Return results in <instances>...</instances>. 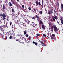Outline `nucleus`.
I'll return each instance as SVG.
<instances>
[{
    "mask_svg": "<svg viewBox=\"0 0 63 63\" xmlns=\"http://www.w3.org/2000/svg\"><path fill=\"white\" fill-rule=\"evenodd\" d=\"M4 24H5V25L3 26H1L0 27V30L3 33H4V29L6 28V27H7V28H8V26L7 25H8V22H5L4 23Z\"/></svg>",
    "mask_w": 63,
    "mask_h": 63,
    "instance_id": "obj_1",
    "label": "nucleus"
},
{
    "mask_svg": "<svg viewBox=\"0 0 63 63\" xmlns=\"http://www.w3.org/2000/svg\"><path fill=\"white\" fill-rule=\"evenodd\" d=\"M54 16H53V21H55V19L56 20H57V19H58V18L57 17V16L55 15L54 14Z\"/></svg>",
    "mask_w": 63,
    "mask_h": 63,
    "instance_id": "obj_2",
    "label": "nucleus"
},
{
    "mask_svg": "<svg viewBox=\"0 0 63 63\" xmlns=\"http://www.w3.org/2000/svg\"><path fill=\"white\" fill-rule=\"evenodd\" d=\"M55 34H52V36H51V38L52 40H55L56 38L55 37Z\"/></svg>",
    "mask_w": 63,
    "mask_h": 63,
    "instance_id": "obj_3",
    "label": "nucleus"
},
{
    "mask_svg": "<svg viewBox=\"0 0 63 63\" xmlns=\"http://www.w3.org/2000/svg\"><path fill=\"white\" fill-rule=\"evenodd\" d=\"M54 29L55 32H57V31H58V29H57V28L56 27L54 26Z\"/></svg>",
    "mask_w": 63,
    "mask_h": 63,
    "instance_id": "obj_4",
    "label": "nucleus"
},
{
    "mask_svg": "<svg viewBox=\"0 0 63 63\" xmlns=\"http://www.w3.org/2000/svg\"><path fill=\"white\" fill-rule=\"evenodd\" d=\"M16 42H20L21 43H22L23 44V43H24V42H21V41H20V39H17L16 40Z\"/></svg>",
    "mask_w": 63,
    "mask_h": 63,
    "instance_id": "obj_5",
    "label": "nucleus"
},
{
    "mask_svg": "<svg viewBox=\"0 0 63 63\" xmlns=\"http://www.w3.org/2000/svg\"><path fill=\"white\" fill-rule=\"evenodd\" d=\"M2 17H6V15L4 13H3L2 15Z\"/></svg>",
    "mask_w": 63,
    "mask_h": 63,
    "instance_id": "obj_6",
    "label": "nucleus"
},
{
    "mask_svg": "<svg viewBox=\"0 0 63 63\" xmlns=\"http://www.w3.org/2000/svg\"><path fill=\"white\" fill-rule=\"evenodd\" d=\"M38 3H39L38 0H36V1H35V3H36V6H37H37H38Z\"/></svg>",
    "mask_w": 63,
    "mask_h": 63,
    "instance_id": "obj_7",
    "label": "nucleus"
},
{
    "mask_svg": "<svg viewBox=\"0 0 63 63\" xmlns=\"http://www.w3.org/2000/svg\"><path fill=\"white\" fill-rule=\"evenodd\" d=\"M42 27L43 29H44V30H45V26H44V25H42Z\"/></svg>",
    "mask_w": 63,
    "mask_h": 63,
    "instance_id": "obj_8",
    "label": "nucleus"
},
{
    "mask_svg": "<svg viewBox=\"0 0 63 63\" xmlns=\"http://www.w3.org/2000/svg\"><path fill=\"white\" fill-rule=\"evenodd\" d=\"M9 33H10L12 35H14V33H13V32L11 31H9Z\"/></svg>",
    "mask_w": 63,
    "mask_h": 63,
    "instance_id": "obj_9",
    "label": "nucleus"
},
{
    "mask_svg": "<svg viewBox=\"0 0 63 63\" xmlns=\"http://www.w3.org/2000/svg\"><path fill=\"white\" fill-rule=\"evenodd\" d=\"M40 23L41 24H42V25H44V22H43V21H42V20H40Z\"/></svg>",
    "mask_w": 63,
    "mask_h": 63,
    "instance_id": "obj_10",
    "label": "nucleus"
},
{
    "mask_svg": "<svg viewBox=\"0 0 63 63\" xmlns=\"http://www.w3.org/2000/svg\"><path fill=\"white\" fill-rule=\"evenodd\" d=\"M61 9L62 11L63 12V4H61Z\"/></svg>",
    "mask_w": 63,
    "mask_h": 63,
    "instance_id": "obj_11",
    "label": "nucleus"
},
{
    "mask_svg": "<svg viewBox=\"0 0 63 63\" xmlns=\"http://www.w3.org/2000/svg\"><path fill=\"white\" fill-rule=\"evenodd\" d=\"M53 30V26H52L51 29V31L52 32Z\"/></svg>",
    "mask_w": 63,
    "mask_h": 63,
    "instance_id": "obj_12",
    "label": "nucleus"
},
{
    "mask_svg": "<svg viewBox=\"0 0 63 63\" xmlns=\"http://www.w3.org/2000/svg\"><path fill=\"white\" fill-rule=\"evenodd\" d=\"M36 16H35L34 17H33L32 18V19H33V20H35V19H36Z\"/></svg>",
    "mask_w": 63,
    "mask_h": 63,
    "instance_id": "obj_13",
    "label": "nucleus"
},
{
    "mask_svg": "<svg viewBox=\"0 0 63 63\" xmlns=\"http://www.w3.org/2000/svg\"><path fill=\"white\" fill-rule=\"evenodd\" d=\"M21 39L22 40H26V38H25V37H22L21 38Z\"/></svg>",
    "mask_w": 63,
    "mask_h": 63,
    "instance_id": "obj_14",
    "label": "nucleus"
},
{
    "mask_svg": "<svg viewBox=\"0 0 63 63\" xmlns=\"http://www.w3.org/2000/svg\"><path fill=\"white\" fill-rule=\"evenodd\" d=\"M35 17L36 16V18H37V19H39V17L38 16V15H35Z\"/></svg>",
    "mask_w": 63,
    "mask_h": 63,
    "instance_id": "obj_15",
    "label": "nucleus"
},
{
    "mask_svg": "<svg viewBox=\"0 0 63 63\" xmlns=\"http://www.w3.org/2000/svg\"><path fill=\"white\" fill-rule=\"evenodd\" d=\"M25 22L28 23V24H29V22H30L28 20H25Z\"/></svg>",
    "mask_w": 63,
    "mask_h": 63,
    "instance_id": "obj_16",
    "label": "nucleus"
},
{
    "mask_svg": "<svg viewBox=\"0 0 63 63\" xmlns=\"http://www.w3.org/2000/svg\"><path fill=\"white\" fill-rule=\"evenodd\" d=\"M9 6L11 7H13V5L11 2H9Z\"/></svg>",
    "mask_w": 63,
    "mask_h": 63,
    "instance_id": "obj_17",
    "label": "nucleus"
},
{
    "mask_svg": "<svg viewBox=\"0 0 63 63\" xmlns=\"http://www.w3.org/2000/svg\"><path fill=\"white\" fill-rule=\"evenodd\" d=\"M5 5L4 4H3V9H5Z\"/></svg>",
    "mask_w": 63,
    "mask_h": 63,
    "instance_id": "obj_18",
    "label": "nucleus"
},
{
    "mask_svg": "<svg viewBox=\"0 0 63 63\" xmlns=\"http://www.w3.org/2000/svg\"><path fill=\"white\" fill-rule=\"evenodd\" d=\"M9 39L10 40L13 39V37L12 36H10L9 37Z\"/></svg>",
    "mask_w": 63,
    "mask_h": 63,
    "instance_id": "obj_19",
    "label": "nucleus"
},
{
    "mask_svg": "<svg viewBox=\"0 0 63 63\" xmlns=\"http://www.w3.org/2000/svg\"><path fill=\"white\" fill-rule=\"evenodd\" d=\"M11 0L12 1V2L13 3V4H14L15 5H16V3H15V2L13 1H12L13 0Z\"/></svg>",
    "mask_w": 63,
    "mask_h": 63,
    "instance_id": "obj_20",
    "label": "nucleus"
},
{
    "mask_svg": "<svg viewBox=\"0 0 63 63\" xmlns=\"http://www.w3.org/2000/svg\"><path fill=\"white\" fill-rule=\"evenodd\" d=\"M12 13L15 12V10H14V9H12Z\"/></svg>",
    "mask_w": 63,
    "mask_h": 63,
    "instance_id": "obj_21",
    "label": "nucleus"
},
{
    "mask_svg": "<svg viewBox=\"0 0 63 63\" xmlns=\"http://www.w3.org/2000/svg\"><path fill=\"white\" fill-rule=\"evenodd\" d=\"M56 9V10H54V13H56L57 12V11L56 10V9Z\"/></svg>",
    "mask_w": 63,
    "mask_h": 63,
    "instance_id": "obj_22",
    "label": "nucleus"
},
{
    "mask_svg": "<svg viewBox=\"0 0 63 63\" xmlns=\"http://www.w3.org/2000/svg\"><path fill=\"white\" fill-rule=\"evenodd\" d=\"M60 20H61V22H62V21H63V20H62V18L61 17Z\"/></svg>",
    "mask_w": 63,
    "mask_h": 63,
    "instance_id": "obj_23",
    "label": "nucleus"
},
{
    "mask_svg": "<svg viewBox=\"0 0 63 63\" xmlns=\"http://www.w3.org/2000/svg\"><path fill=\"white\" fill-rule=\"evenodd\" d=\"M13 39H12V40H14V41H15L16 40V37H14L12 38Z\"/></svg>",
    "mask_w": 63,
    "mask_h": 63,
    "instance_id": "obj_24",
    "label": "nucleus"
},
{
    "mask_svg": "<svg viewBox=\"0 0 63 63\" xmlns=\"http://www.w3.org/2000/svg\"><path fill=\"white\" fill-rule=\"evenodd\" d=\"M39 13L40 14H42V13H43V12H42V11H40Z\"/></svg>",
    "mask_w": 63,
    "mask_h": 63,
    "instance_id": "obj_25",
    "label": "nucleus"
},
{
    "mask_svg": "<svg viewBox=\"0 0 63 63\" xmlns=\"http://www.w3.org/2000/svg\"><path fill=\"white\" fill-rule=\"evenodd\" d=\"M25 36L26 38H28V35L27 34H26Z\"/></svg>",
    "mask_w": 63,
    "mask_h": 63,
    "instance_id": "obj_26",
    "label": "nucleus"
},
{
    "mask_svg": "<svg viewBox=\"0 0 63 63\" xmlns=\"http://www.w3.org/2000/svg\"><path fill=\"white\" fill-rule=\"evenodd\" d=\"M43 35L44 37H47V35L45 34H44V33L43 34Z\"/></svg>",
    "mask_w": 63,
    "mask_h": 63,
    "instance_id": "obj_27",
    "label": "nucleus"
},
{
    "mask_svg": "<svg viewBox=\"0 0 63 63\" xmlns=\"http://www.w3.org/2000/svg\"><path fill=\"white\" fill-rule=\"evenodd\" d=\"M24 35H25L26 34V32L25 31L24 32Z\"/></svg>",
    "mask_w": 63,
    "mask_h": 63,
    "instance_id": "obj_28",
    "label": "nucleus"
},
{
    "mask_svg": "<svg viewBox=\"0 0 63 63\" xmlns=\"http://www.w3.org/2000/svg\"><path fill=\"white\" fill-rule=\"evenodd\" d=\"M40 42V43H41V44H44V42L42 41H39Z\"/></svg>",
    "mask_w": 63,
    "mask_h": 63,
    "instance_id": "obj_29",
    "label": "nucleus"
},
{
    "mask_svg": "<svg viewBox=\"0 0 63 63\" xmlns=\"http://www.w3.org/2000/svg\"><path fill=\"white\" fill-rule=\"evenodd\" d=\"M12 24V22H10V25L11 26Z\"/></svg>",
    "mask_w": 63,
    "mask_h": 63,
    "instance_id": "obj_30",
    "label": "nucleus"
},
{
    "mask_svg": "<svg viewBox=\"0 0 63 63\" xmlns=\"http://www.w3.org/2000/svg\"><path fill=\"white\" fill-rule=\"evenodd\" d=\"M34 44L35 45H36V46H37L38 45V44H37V42H35Z\"/></svg>",
    "mask_w": 63,
    "mask_h": 63,
    "instance_id": "obj_31",
    "label": "nucleus"
},
{
    "mask_svg": "<svg viewBox=\"0 0 63 63\" xmlns=\"http://www.w3.org/2000/svg\"><path fill=\"white\" fill-rule=\"evenodd\" d=\"M12 30V31H13V32H15V31H16V30L15 29H14L13 30Z\"/></svg>",
    "mask_w": 63,
    "mask_h": 63,
    "instance_id": "obj_32",
    "label": "nucleus"
},
{
    "mask_svg": "<svg viewBox=\"0 0 63 63\" xmlns=\"http://www.w3.org/2000/svg\"><path fill=\"white\" fill-rule=\"evenodd\" d=\"M36 35L37 36H40V34H39V33H37L36 34Z\"/></svg>",
    "mask_w": 63,
    "mask_h": 63,
    "instance_id": "obj_33",
    "label": "nucleus"
},
{
    "mask_svg": "<svg viewBox=\"0 0 63 63\" xmlns=\"http://www.w3.org/2000/svg\"><path fill=\"white\" fill-rule=\"evenodd\" d=\"M50 12L51 13H53V12H52V10H51L50 11Z\"/></svg>",
    "mask_w": 63,
    "mask_h": 63,
    "instance_id": "obj_34",
    "label": "nucleus"
},
{
    "mask_svg": "<svg viewBox=\"0 0 63 63\" xmlns=\"http://www.w3.org/2000/svg\"><path fill=\"white\" fill-rule=\"evenodd\" d=\"M38 5H41V2H38Z\"/></svg>",
    "mask_w": 63,
    "mask_h": 63,
    "instance_id": "obj_35",
    "label": "nucleus"
},
{
    "mask_svg": "<svg viewBox=\"0 0 63 63\" xmlns=\"http://www.w3.org/2000/svg\"><path fill=\"white\" fill-rule=\"evenodd\" d=\"M28 39H29V40H31V37H30V36H29L28 38Z\"/></svg>",
    "mask_w": 63,
    "mask_h": 63,
    "instance_id": "obj_36",
    "label": "nucleus"
},
{
    "mask_svg": "<svg viewBox=\"0 0 63 63\" xmlns=\"http://www.w3.org/2000/svg\"><path fill=\"white\" fill-rule=\"evenodd\" d=\"M29 10L30 11L31 10V8L30 7H29L28 8Z\"/></svg>",
    "mask_w": 63,
    "mask_h": 63,
    "instance_id": "obj_37",
    "label": "nucleus"
},
{
    "mask_svg": "<svg viewBox=\"0 0 63 63\" xmlns=\"http://www.w3.org/2000/svg\"><path fill=\"white\" fill-rule=\"evenodd\" d=\"M18 36H19V37H20L21 36V35L19 34H18Z\"/></svg>",
    "mask_w": 63,
    "mask_h": 63,
    "instance_id": "obj_38",
    "label": "nucleus"
},
{
    "mask_svg": "<svg viewBox=\"0 0 63 63\" xmlns=\"http://www.w3.org/2000/svg\"><path fill=\"white\" fill-rule=\"evenodd\" d=\"M22 8H24V5H22Z\"/></svg>",
    "mask_w": 63,
    "mask_h": 63,
    "instance_id": "obj_39",
    "label": "nucleus"
},
{
    "mask_svg": "<svg viewBox=\"0 0 63 63\" xmlns=\"http://www.w3.org/2000/svg\"><path fill=\"white\" fill-rule=\"evenodd\" d=\"M5 17H3V20H4L5 19Z\"/></svg>",
    "mask_w": 63,
    "mask_h": 63,
    "instance_id": "obj_40",
    "label": "nucleus"
},
{
    "mask_svg": "<svg viewBox=\"0 0 63 63\" xmlns=\"http://www.w3.org/2000/svg\"><path fill=\"white\" fill-rule=\"evenodd\" d=\"M2 14H0V16H2Z\"/></svg>",
    "mask_w": 63,
    "mask_h": 63,
    "instance_id": "obj_41",
    "label": "nucleus"
},
{
    "mask_svg": "<svg viewBox=\"0 0 63 63\" xmlns=\"http://www.w3.org/2000/svg\"><path fill=\"white\" fill-rule=\"evenodd\" d=\"M5 39H7V38H8V37L6 36L5 37Z\"/></svg>",
    "mask_w": 63,
    "mask_h": 63,
    "instance_id": "obj_42",
    "label": "nucleus"
},
{
    "mask_svg": "<svg viewBox=\"0 0 63 63\" xmlns=\"http://www.w3.org/2000/svg\"><path fill=\"white\" fill-rule=\"evenodd\" d=\"M48 14H49V15H50V11L48 12Z\"/></svg>",
    "mask_w": 63,
    "mask_h": 63,
    "instance_id": "obj_43",
    "label": "nucleus"
},
{
    "mask_svg": "<svg viewBox=\"0 0 63 63\" xmlns=\"http://www.w3.org/2000/svg\"><path fill=\"white\" fill-rule=\"evenodd\" d=\"M7 2H8V0H6L5 1V3H7Z\"/></svg>",
    "mask_w": 63,
    "mask_h": 63,
    "instance_id": "obj_44",
    "label": "nucleus"
},
{
    "mask_svg": "<svg viewBox=\"0 0 63 63\" xmlns=\"http://www.w3.org/2000/svg\"><path fill=\"white\" fill-rule=\"evenodd\" d=\"M19 14H20V13H19V12H18V15H19Z\"/></svg>",
    "mask_w": 63,
    "mask_h": 63,
    "instance_id": "obj_45",
    "label": "nucleus"
},
{
    "mask_svg": "<svg viewBox=\"0 0 63 63\" xmlns=\"http://www.w3.org/2000/svg\"><path fill=\"white\" fill-rule=\"evenodd\" d=\"M34 10L35 12H36V9H34Z\"/></svg>",
    "mask_w": 63,
    "mask_h": 63,
    "instance_id": "obj_46",
    "label": "nucleus"
},
{
    "mask_svg": "<svg viewBox=\"0 0 63 63\" xmlns=\"http://www.w3.org/2000/svg\"><path fill=\"white\" fill-rule=\"evenodd\" d=\"M42 6H44V3H42Z\"/></svg>",
    "mask_w": 63,
    "mask_h": 63,
    "instance_id": "obj_47",
    "label": "nucleus"
},
{
    "mask_svg": "<svg viewBox=\"0 0 63 63\" xmlns=\"http://www.w3.org/2000/svg\"><path fill=\"white\" fill-rule=\"evenodd\" d=\"M50 20L51 21H53V20H52V19H51Z\"/></svg>",
    "mask_w": 63,
    "mask_h": 63,
    "instance_id": "obj_48",
    "label": "nucleus"
},
{
    "mask_svg": "<svg viewBox=\"0 0 63 63\" xmlns=\"http://www.w3.org/2000/svg\"><path fill=\"white\" fill-rule=\"evenodd\" d=\"M32 43H33V44H35V42L34 41H33L32 42Z\"/></svg>",
    "mask_w": 63,
    "mask_h": 63,
    "instance_id": "obj_49",
    "label": "nucleus"
},
{
    "mask_svg": "<svg viewBox=\"0 0 63 63\" xmlns=\"http://www.w3.org/2000/svg\"><path fill=\"white\" fill-rule=\"evenodd\" d=\"M48 32H48V33H47V34L48 35V36H49V33H48Z\"/></svg>",
    "mask_w": 63,
    "mask_h": 63,
    "instance_id": "obj_50",
    "label": "nucleus"
},
{
    "mask_svg": "<svg viewBox=\"0 0 63 63\" xmlns=\"http://www.w3.org/2000/svg\"><path fill=\"white\" fill-rule=\"evenodd\" d=\"M57 5H58V6H59V3L57 4Z\"/></svg>",
    "mask_w": 63,
    "mask_h": 63,
    "instance_id": "obj_51",
    "label": "nucleus"
},
{
    "mask_svg": "<svg viewBox=\"0 0 63 63\" xmlns=\"http://www.w3.org/2000/svg\"><path fill=\"white\" fill-rule=\"evenodd\" d=\"M57 23H58V24H59V22H58V21H57Z\"/></svg>",
    "mask_w": 63,
    "mask_h": 63,
    "instance_id": "obj_52",
    "label": "nucleus"
},
{
    "mask_svg": "<svg viewBox=\"0 0 63 63\" xmlns=\"http://www.w3.org/2000/svg\"><path fill=\"white\" fill-rule=\"evenodd\" d=\"M44 42H46V41L45 40H44L43 41Z\"/></svg>",
    "mask_w": 63,
    "mask_h": 63,
    "instance_id": "obj_53",
    "label": "nucleus"
},
{
    "mask_svg": "<svg viewBox=\"0 0 63 63\" xmlns=\"http://www.w3.org/2000/svg\"><path fill=\"white\" fill-rule=\"evenodd\" d=\"M41 6L42 7V8H43V6H42V5H41Z\"/></svg>",
    "mask_w": 63,
    "mask_h": 63,
    "instance_id": "obj_54",
    "label": "nucleus"
},
{
    "mask_svg": "<svg viewBox=\"0 0 63 63\" xmlns=\"http://www.w3.org/2000/svg\"><path fill=\"white\" fill-rule=\"evenodd\" d=\"M7 20L8 21H10V20H9L8 19H7Z\"/></svg>",
    "mask_w": 63,
    "mask_h": 63,
    "instance_id": "obj_55",
    "label": "nucleus"
},
{
    "mask_svg": "<svg viewBox=\"0 0 63 63\" xmlns=\"http://www.w3.org/2000/svg\"><path fill=\"white\" fill-rule=\"evenodd\" d=\"M7 19H8V18H9V16H7Z\"/></svg>",
    "mask_w": 63,
    "mask_h": 63,
    "instance_id": "obj_56",
    "label": "nucleus"
},
{
    "mask_svg": "<svg viewBox=\"0 0 63 63\" xmlns=\"http://www.w3.org/2000/svg\"><path fill=\"white\" fill-rule=\"evenodd\" d=\"M57 15L58 16L59 14L58 13L57 14Z\"/></svg>",
    "mask_w": 63,
    "mask_h": 63,
    "instance_id": "obj_57",
    "label": "nucleus"
},
{
    "mask_svg": "<svg viewBox=\"0 0 63 63\" xmlns=\"http://www.w3.org/2000/svg\"><path fill=\"white\" fill-rule=\"evenodd\" d=\"M2 35V34L1 33H0V35Z\"/></svg>",
    "mask_w": 63,
    "mask_h": 63,
    "instance_id": "obj_58",
    "label": "nucleus"
},
{
    "mask_svg": "<svg viewBox=\"0 0 63 63\" xmlns=\"http://www.w3.org/2000/svg\"><path fill=\"white\" fill-rule=\"evenodd\" d=\"M42 3H43V0H42Z\"/></svg>",
    "mask_w": 63,
    "mask_h": 63,
    "instance_id": "obj_59",
    "label": "nucleus"
},
{
    "mask_svg": "<svg viewBox=\"0 0 63 63\" xmlns=\"http://www.w3.org/2000/svg\"><path fill=\"white\" fill-rule=\"evenodd\" d=\"M17 1V2H19V0H16Z\"/></svg>",
    "mask_w": 63,
    "mask_h": 63,
    "instance_id": "obj_60",
    "label": "nucleus"
},
{
    "mask_svg": "<svg viewBox=\"0 0 63 63\" xmlns=\"http://www.w3.org/2000/svg\"><path fill=\"white\" fill-rule=\"evenodd\" d=\"M9 33H9V32L8 33V34H9V35H10V34H9Z\"/></svg>",
    "mask_w": 63,
    "mask_h": 63,
    "instance_id": "obj_61",
    "label": "nucleus"
},
{
    "mask_svg": "<svg viewBox=\"0 0 63 63\" xmlns=\"http://www.w3.org/2000/svg\"><path fill=\"white\" fill-rule=\"evenodd\" d=\"M45 11H46V12H47V10H46V9H45Z\"/></svg>",
    "mask_w": 63,
    "mask_h": 63,
    "instance_id": "obj_62",
    "label": "nucleus"
},
{
    "mask_svg": "<svg viewBox=\"0 0 63 63\" xmlns=\"http://www.w3.org/2000/svg\"><path fill=\"white\" fill-rule=\"evenodd\" d=\"M59 10L60 12H61L60 10L59 9Z\"/></svg>",
    "mask_w": 63,
    "mask_h": 63,
    "instance_id": "obj_63",
    "label": "nucleus"
},
{
    "mask_svg": "<svg viewBox=\"0 0 63 63\" xmlns=\"http://www.w3.org/2000/svg\"><path fill=\"white\" fill-rule=\"evenodd\" d=\"M30 18H32V17H30Z\"/></svg>",
    "mask_w": 63,
    "mask_h": 63,
    "instance_id": "obj_64",
    "label": "nucleus"
}]
</instances>
